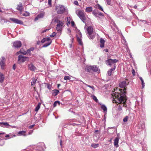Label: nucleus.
<instances>
[{"label": "nucleus", "mask_w": 151, "mask_h": 151, "mask_svg": "<svg viewBox=\"0 0 151 151\" xmlns=\"http://www.w3.org/2000/svg\"><path fill=\"white\" fill-rule=\"evenodd\" d=\"M118 60L116 59H109L106 61L107 65H111L117 62Z\"/></svg>", "instance_id": "39448f33"}, {"label": "nucleus", "mask_w": 151, "mask_h": 151, "mask_svg": "<svg viewBox=\"0 0 151 151\" xmlns=\"http://www.w3.org/2000/svg\"><path fill=\"white\" fill-rule=\"evenodd\" d=\"M93 68V66H86L85 69L86 70H87V72H90L91 70H92Z\"/></svg>", "instance_id": "dca6fc26"}, {"label": "nucleus", "mask_w": 151, "mask_h": 151, "mask_svg": "<svg viewBox=\"0 0 151 151\" xmlns=\"http://www.w3.org/2000/svg\"><path fill=\"white\" fill-rule=\"evenodd\" d=\"M30 50H33V49H32V48H31V49H30ZM30 52V50H27V53H29V52Z\"/></svg>", "instance_id": "864d4df0"}, {"label": "nucleus", "mask_w": 151, "mask_h": 151, "mask_svg": "<svg viewBox=\"0 0 151 151\" xmlns=\"http://www.w3.org/2000/svg\"><path fill=\"white\" fill-rule=\"evenodd\" d=\"M44 13H41L38 15L35 18V21L39 19L42 18L44 16Z\"/></svg>", "instance_id": "2eb2a0df"}, {"label": "nucleus", "mask_w": 151, "mask_h": 151, "mask_svg": "<svg viewBox=\"0 0 151 151\" xmlns=\"http://www.w3.org/2000/svg\"><path fill=\"white\" fill-rule=\"evenodd\" d=\"M28 59V58L22 55H19L18 57V61L20 62H24Z\"/></svg>", "instance_id": "0eeeda50"}, {"label": "nucleus", "mask_w": 151, "mask_h": 151, "mask_svg": "<svg viewBox=\"0 0 151 151\" xmlns=\"http://www.w3.org/2000/svg\"><path fill=\"white\" fill-rule=\"evenodd\" d=\"M34 126V125H31L29 127V129H32V127H33Z\"/></svg>", "instance_id": "603ef678"}, {"label": "nucleus", "mask_w": 151, "mask_h": 151, "mask_svg": "<svg viewBox=\"0 0 151 151\" xmlns=\"http://www.w3.org/2000/svg\"><path fill=\"white\" fill-rule=\"evenodd\" d=\"M91 146H92V147L94 148H96V147H98L99 144H95V143H93L91 145Z\"/></svg>", "instance_id": "473e14b6"}, {"label": "nucleus", "mask_w": 151, "mask_h": 151, "mask_svg": "<svg viewBox=\"0 0 151 151\" xmlns=\"http://www.w3.org/2000/svg\"><path fill=\"white\" fill-rule=\"evenodd\" d=\"M128 119V117L127 116H126L123 119V121L124 122H126L127 121Z\"/></svg>", "instance_id": "e433bc0d"}, {"label": "nucleus", "mask_w": 151, "mask_h": 151, "mask_svg": "<svg viewBox=\"0 0 151 151\" xmlns=\"http://www.w3.org/2000/svg\"><path fill=\"white\" fill-rule=\"evenodd\" d=\"M117 137H118L119 138V134H117Z\"/></svg>", "instance_id": "680f3d73"}, {"label": "nucleus", "mask_w": 151, "mask_h": 151, "mask_svg": "<svg viewBox=\"0 0 151 151\" xmlns=\"http://www.w3.org/2000/svg\"><path fill=\"white\" fill-rule=\"evenodd\" d=\"M127 83L126 81H123L120 83L119 84V86L122 88H124L127 85Z\"/></svg>", "instance_id": "ddd939ff"}, {"label": "nucleus", "mask_w": 151, "mask_h": 151, "mask_svg": "<svg viewBox=\"0 0 151 151\" xmlns=\"http://www.w3.org/2000/svg\"><path fill=\"white\" fill-rule=\"evenodd\" d=\"M34 90L35 91H36V88L35 87H34Z\"/></svg>", "instance_id": "bf43d9fd"}, {"label": "nucleus", "mask_w": 151, "mask_h": 151, "mask_svg": "<svg viewBox=\"0 0 151 151\" xmlns=\"http://www.w3.org/2000/svg\"><path fill=\"white\" fill-rule=\"evenodd\" d=\"M139 79H140L141 82H142V88H143L145 86V83L144 82V81H143V80L142 78L141 77H139Z\"/></svg>", "instance_id": "c756f323"}, {"label": "nucleus", "mask_w": 151, "mask_h": 151, "mask_svg": "<svg viewBox=\"0 0 151 151\" xmlns=\"http://www.w3.org/2000/svg\"><path fill=\"white\" fill-rule=\"evenodd\" d=\"M126 90V88H124L123 89V91H125Z\"/></svg>", "instance_id": "0e129e2a"}, {"label": "nucleus", "mask_w": 151, "mask_h": 151, "mask_svg": "<svg viewBox=\"0 0 151 151\" xmlns=\"http://www.w3.org/2000/svg\"><path fill=\"white\" fill-rule=\"evenodd\" d=\"M60 145H61V146H62V140H61L60 141Z\"/></svg>", "instance_id": "6e6d98bb"}, {"label": "nucleus", "mask_w": 151, "mask_h": 151, "mask_svg": "<svg viewBox=\"0 0 151 151\" xmlns=\"http://www.w3.org/2000/svg\"><path fill=\"white\" fill-rule=\"evenodd\" d=\"M118 110L119 111H121L122 110V108L121 106H119Z\"/></svg>", "instance_id": "37998d69"}, {"label": "nucleus", "mask_w": 151, "mask_h": 151, "mask_svg": "<svg viewBox=\"0 0 151 151\" xmlns=\"http://www.w3.org/2000/svg\"><path fill=\"white\" fill-rule=\"evenodd\" d=\"M106 0L107 2V4L108 5H110L111 4V0Z\"/></svg>", "instance_id": "a18cd8bd"}, {"label": "nucleus", "mask_w": 151, "mask_h": 151, "mask_svg": "<svg viewBox=\"0 0 151 151\" xmlns=\"http://www.w3.org/2000/svg\"><path fill=\"white\" fill-rule=\"evenodd\" d=\"M50 39L48 37L45 38H43L42 40H41V42L42 43H43L45 42L46 41H49L50 40Z\"/></svg>", "instance_id": "4be33fe9"}, {"label": "nucleus", "mask_w": 151, "mask_h": 151, "mask_svg": "<svg viewBox=\"0 0 151 151\" xmlns=\"http://www.w3.org/2000/svg\"><path fill=\"white\" fill-rule=\"evenodd\" d=\"M20 53H22L24 55H26L27 53L26 51H24L23 49H21L19 51Z\"/></svg>", "instance_id": "a878e982"}, {"label": "nucleus", "mask_w": 151, "mask_h": 151, "mask_svg": "<svg viewBox=\"0 0 151 151\" xmlns=\"http://www.w3.org/2000/svg\"><path fill=\"white\" fill-rule=\"evenodd\" d=\"M60 104V102L58 101H55L54 103L53 106L55 107L57 104L59 105Z\"/></svg>", "instance_id": "7c9ffc66"}, {"label": "nucleus", "mask_w": 151, "mask_h": 151, "mask_svg": "<svg viewBox=\"0 0 151 151\" xmlns=\"http://www.w3.org/2000/svg\"><path fill=\"white\" fill-rule=\"evenodd\" d=\"M98 7L99 9L102 11H103L102 7L99 4L98 5Z\"/></svg>", "instance_id": "a19ab883"}, {"label": "nucleus", "mask_w": 151, "mask_h": 151, "mask_svg": "<svg viewBox=\"0 0 151 151\" xmlns=\"http://www.w3.org/2000/svg\"><path fill=\"white\" fill-rule=\"evenodd\" d=\"M40 105L41 104L40 103H39L38 104V105L35 108V111H37L40 108Z\"/></svg>", "instance_id": "c85d7f7f"}, {"label": "nucleus", "mask_w": 151, "mask_h": 151, "mask_svg": "<svg viewBox=\"0 0 151 151\" xmlns=\"http://www.w3.org/2000/svg\"><path fill=\"white\" fill-rule=\"evenodd\" d=\"M111 140H112V139H111L109 141L110 142H111Z\"/></svg>", "instance_id": "69168bd1"}, {"label": "nucleus", "mask_w": 151, "mask_h": 151, "mask_svg": "<svg viewBox=\"0 0 151 151\" xmlns=\"http://www.w3.org/2000/svg\"><path fill=\"white\" fill-rule=\"evenodd\" d=\"M134 8L135 9H136L137 8V6L136 5H135L134 6Z\"/></svg>", "instance_id": "13d9d810"}, {"label": "nucleus", "mask_w": 151, "mask_h": 151, "mask_svg": "<svg viewBox=\"0 0 151 151\" xmlns=\"http://www.w3.org/2000/svg\"><path fill=\"white\" fill-rule=\"evenodd\" d=\"M60 85V84H58V88H59V86Z\"/></svg>", "instance_id": "052dcab7"}, {"label": "nucleus", "mask_w": 151, "mask_h": 151, "mask_svg": "<svg viewBox=\"0 0 151 151\" xmlns=\"http://www.w3.org/2000/svg\"><path fill=\"white\" fill-rule=\"evenodd\" d=\"M37 79L35 78H33L32 79V81L31 82V86H34L36 82Z\"/></svg>", "instance_id": "b1692460"}, {"label": "nucleus", "mask_w": 151, "mask_h": 151, "mask_svg": "<svg viewBox=\"0 0 151 151\" xmlns=\"http://www.w3.org/2000/svg\"><path fill=\"white\" fill-rule=\"evenodd\" d=\"M119 138L116 137L114 140V145L117 147H118V142L119 140Z\"/></svg>", "instance_id": "f8f14e48"}, {"label": "nucleus", "mask_w": 151, "mask_h": 151, "mask_svg": "<svg viewBox=\"0 0 151 151\" xmlns=\"http://www.w3.org/2000/svg\"><path fill=\"white\" fill-rule=\"evenodd\" d=\"M13 45L15 47L19 48L21 46L22 44L19 41H16L14 42Z\"/></svg>", "instance_id": "1a4fd4ad"}, {"label": "nucleus", "mask_w": 151, "mask_h": 151, "mask_svg": "<svg viewBox=\"0 0 151 151\" xmlns=\"http://www.w3.org/2000/svg\"><path fill=\"white\" fill-rule=\"evenodd\" d=\"M71 24L72 26H74L75 25V23L73 21H72L71 22Z\"/></svg>", "instance_id": "3c124183"}, {"label": "nucleus", "mask_w": 151, "mask_h": 151, "mask_svg": "<svg viewBox=\"0 0 151 151\" xmlns=\"http://www.w3.org/2000/svg\"><path fill=\"white\" fill-rule=\"evenodd\" d=\"M77 14L80 18L82 20L84 21L86 19V17L83 12L81 10L77 11Z\"/></svg>", "instance_id": "f03ea898"}, {"label": "nucleus", "mask_w": 151, "mask_h": 151, "mask_svg": "<svg viewBox=\"0 0 151 151\" xmlns=\"http://www.w3.org/2000/svg\"><path fill=\"white\" fill-rule=\"evenodd\" d=\"M87 31L89 35H91L93 32V28L91 26L88 27L87 29Z\"/></svg>", "instance_id": "9b49d317"}, {"label": "nucleus", "mask_w": 151, "mask_h": 151, "mask_svg": "<svg viewBox=\"0 0 151 151\" xmlns=\"http://www.w3.org/2000/svg\"><path fill=\"white\" fill-rule=\"evenodd\" d=\"M29 15V13L28 12H26L25 13H23L22 15L23 16H27Z\"/></svg>", "instance_id": "4c0bfd02"}, {"label": "nucleus", "mask_w": 151, "mask_h": 151, "mask_svg": "<svg viewBox=\"0 0 151 151\" xmlns=\"http://www.w3.org/2000/svg\"><path fill=\"white\" fill-rule=\"evenodd\" d=\"M132 73L133 75V76H134L135 74V71L133 69L132 71Z\"/></svg>", "instance_id": "8fccbe9b"}, {"label": "nucleus", "mask_w": 151, "mask_h": 151, "mask_svg": "<svg viewBox=\"0 0 151 151\" xmlns=\"http://www.w3.org/2000/svg\"><path fill=\"white\" fill-rule=\"evenodd\" d=\"M48 30L47 29H45V30H44L43 31H42V33H43L45 32H46V31L47 30Z\"/></svg>", "instance_id": "5fc2aeb1"}, {"label": "nucleus", "mask_w": 151, "mask_h": 151, "mask_svg": "<svg viewBox=\"0 0 151 151\" xmlns=\"http://www.w3.org/2000/svg\"><path fill=\"white\" fill-rule=\"evenodd\" d=\"M64 79L65 80H69L70 79V78L68 76H65L64 77Z\"/></svg>", "instance_id": "ea45409f"}, {"label": "nucleus", "mask_w": 151, "mask_h": 151, "mask_svg": "<svg viewBox=\"0 0 151 151\" xmlns=\"http://www.w3.org/2000/svg\"><path fill=\"white\" fill-rule=\"evenodd\" d=\"M44 86L45 87H47V88L49 89H51V86L48 83H44Z\"/></svg>", "instance_id": "393cba45"}, {"label": "nucleus", "mask_w": 151, "mask_h": 151, "mask_svg": "<svg viewBox=\"0 0 151 151\" xmlns=\"http://www.w3.org/2000/svg\"><path fill=\"white\" fill-rule=\"evenodd\" d=\"M86 85L88 87H89L90 88H92L93 89V90H94V87H93V86H90L88 85H87V84H86Z\"/></svg>", "instance_id": "49530a36"}, {"label": "nucleus", "mask_w": 151, "mask_h": 151, "mask_svg": "<svg viewBox=\"0 0 151 151\" xmlns=\"http://www.w3.org/2000/svg\"><path fill=\"white\" fill-rule=\"evenodd\" d=\"M92 70L93 71L96 72L98 73H99V69L96 66H93Z\"/></svg>", "instance_id": "6ab92c4d"}, {"label": "nucleus", "mask_w": 151, "mask_h": 151, "mask_svg": "<svg viewBox=\"0 0 151 151\" xmlns=\"http://www.w3.org/2000/svg\"><path fill=\"white\" fill-rule=\"evenodd\" d=\"M10 19L14 23L19 24H22L23 23L22 21L15 18H10Z\"/></svg>", "instance_id": "6e6552de"}, {"label": "nucleus", "mask_w": 151, "mask_h": 151, "mask_svg": "<svg viewBox=\"0 0 151 151\" xmlns=\"http://www.w3.org/2000/svg\"><path fill=\"white\" fill-rule=\"evenodd\" d=\"M51 43V41H50V42L44 44L43 45V47H46L48 45H49Z\"/></svg>", "instance_id": "f704fd0d"}, {"label": "nucleus", "mask_w": 151, "mask_h": 151, "mask_svg": "<svg viewBox=\"0 0 151 151\" xmlns=\"http://www.w3.org/2000/svg\"><path fill=\"white\" fill-rule=\"evenodd\" d=\"M56 35V33L55 32H53L52 35H50V37H53L54 36H55Z\"/></svg>", "instance_id": "58836bf2"}, {"label": "nucleus", "mask_w": 151, "mask_h": 151, "mask_svg": "<svg viewBox=\"0 0 151 151\" xmlns=\"http://www.w3.org/2000/svg\"><path fill=\"white\" fill-rule=\"evenodd\" d=\"M86 85L88 87H89L90 88H92L93 89V90H94V87H93V86H90L88 85H87V84H86Z\"/></svg>", "instance_id": "de8ad7c7"}, {"label": "nucleus", "mask_w": 151, "mask_h": 151, "mask_svg": "<svg viewBox=\"0 0 151 151\" xmlns=\"http://www.w3.org/2000/svg\"><path fill=\"white\" fill-rule=\"evenodd\" d=\"M28 67L29 69L32 71H34L36 68V67L32 63L28 64Z\"/></svg>", "instance_id": "9d476101"}, {"label": "nucleus", "mask_w": 151, "mask_h": 151, "mask_svg": "<svg viewBox=\"0 0 151 151\" xmlns=\"http://www.w3.org/2000/svg\"><path fill=\"white\" fill-rule=\"evenodd\" d=\"M4 75L1 73H0V83H2L4 82Z\"/></svg>", "instance_id": "f3484780"}, {"label": "nucleus", "mask_w": 151, "mask_h": 151, "mask_svg": "<svg viewBox=\"0 0 151 151\" xmlns=\"http://www.w3.org/2000/svg\"><path fill=\"white\" fill-rule=\"evenodd\" d=\"M77 41L79 43L80 45H82V42L81 40V37L79 38V37H77Z\"/></svg>", "instance_id": "bb28decb"}, {"label": "nucleus", "mask_w": 151, "mask_h": 151, "mask_svg": "<svg viewBox=\"0 0 151 151\" xmlns=\"http://www.w3.org/2000/svg\"><path fill=\"white\" fill-rule=\"evenodd\" d=\"M86 12H90L92 11V8L91 7H87L86 9Z\"/></svg>", "instance_id": "aec40b11"}, {"label": "nucleus", "mask_w": 151, "mask_h": 151, "mask_svg": "<svg viewBox=\"0 0 151 151\" xmlns=\"http://www.w3.org/2000/svg\"><path fill=\"white\" fill-rule=\"evenodd\" d=\"M59 22V23L57 24L56 29L57 31L61 32L62 28L64 26V23L62 22Z\"/></svg>", "instance_id": "20e7f679"}, {"label": "nucleus", "mask_w": 151, "mask_h": 151, "mask_svg": "<svg viewBox=\"0 0 151 151\" xmlns=\"http://www.w3.org/2000/svg\"><path fill=\"white\" fill-rule=\"evenodd\" d=\"M53 91H54V93H53V95L54 96H56V95H57L59 92V91L57 90H54Z\"/></svg>", "instance_id": "2f4dec72"}, {"label": "nucleus", "mask_w": 151, "mask_h": 151, "mask_svg": "<svg viewBox=\"0 0 151 151\" xmlns=\"http://www.w3.org/2000/svg\"><path fill=\"white\" fill-rule=\"evenodd\" d=\"M115 68V67L114 66V68L111 69H110L108 72V74L109 76H111V74L112 72L114 70Z\"/></svg>", "instance_id": "5701e85b"}, {"label": "nucleus", "mask_w": 151, "mask_h": 151, "mask_svg": "<svg viewBox=\"0 0 151 151\" xmlns=\"http://www.w3.org/2000/svg\"><path fill=\"white\" fill-rule=\"evenodd\" d=\"M6 137H9V135H6Z\"/></svg>", "instance_id": "e2e57ef3"}, {"label": "nucleus", "mask_w": 151, "mask_h": 151, "mask_svg": "<svg viewBox=\"0 0 151 151\" xmlns=\"http://www.w3.org/2000/svg\"><path fill=\"white\" fill-rule=\"evenodd\" d=\"M17 53L18 54L19 53H20V52H19H19H17Z\"/></svg>", "instance_id": "338daca9"}, {"label": "nucleus", "mask_w": 151, "mask_h": 151, "mask_svg": "<svg viewBox=\"0 0 151 151\" xmlns=\"http://www.w3.org/2000/svg\"><path fill=\"white\" fill-rule=\"evenodd\" d=\"M101 108L104 111H107V108L104 105H102L101 106Z\"/></svg>", "instance_id": "72a5a7b5"}, {"label": "nucleus", "mask_w": 151, "mask_h": 151, "mask_svg": "<svg viewBox=\"0 0 151 151\" xmlns=\"http://www.w3.org/2000/svg\"><path fill=\"white\" fill-rule=\"evenodd\" d=\"M53 21H54V22H55L57 23V24L59 23V22H61V21H60L57 18H55L53 20Z\"/></svg>", "instance_id": "cd10ccee"}, {"label": "nucleus", "mask_w": 151, "mask_h": 151, "mask_svg": "<svg viewBox=\"0 0 151 151\" xmlns=\"http://www.w3.org/2000/svg\"><path fill=\"white\" fill-rule=\"evenodd\" d=\"M13 69L14 70H15V68L14 67V66L13 67Z\"/></svg>", "instance_id": "774afa93"}, {"label": "nucleus", "mask_w": 151, "mask_h": 151, "mask_svg": "<svg viewBox=\"0 0 151 151\" xmlns=\"http://www.w3.org/2000/svg\"><path fill=\"white\" fill-rule=\"evenodd\" d=\"M74 4L76 5H78V3L77 1H75L74 2Z\"/></svg>", "instance_id": "09e8293b"}, {"label": "nucleus", "mask_w": 151, "mask_h": 151, "mask_svg": "<svg viewBox=\"0 0 151 151\" xmlns=\"http://www.w3.org/2000/svg\"><path fill=\"white\" fill-rule=\"evenodd\" d=\"M51 2L52 0H48V4L50 6H51Z\"/></svg>", "instance_id": "c03bdc74"}, {"label": "nucleus", "mask_w": 151, "mask_h": 151, "mask_svg": "<svg viewBox=\"0 0 151 151\" xmlns=\"http://www.w3.org/2000/svg\"><path fill=\"white\" fill-rule=\"evenodd\" d=\"M91 97L95 101L97 102L98 101V100L97 99L96 97L95 96H92Z\"/></svg>", "instance_id": "c9c22d12"}, {"label": "nucleus", "mask_w": 151, "mask_h": 151, "mask_svg": "<svg viewBox=\"0 0 151 151\" xmlns=\"http://www.w3.org/2000/svg\"><path fill=\"white\" fill-rule=\"evenodd\" d=\"M0 124H3L4 125L9 126V125L7 122L1 123Z\"/></svg>", "instance_id": "79ce46f5"}, {"label": "nucleus", "mask_w": 151, "mask_h": 151, "mask_svg": "<svg viewBox=\"0 0 151 151\" xmlns=\"http://www.w3.org/2000/svg\"><path fill=\"white\" fill-rule=\"evenodd\" d=\"M5 58L4 57H1V60L0 61V64L1 68L2 69H3L4 68V67L5 66Z\"/></svg>", "instance_id": "423d86ee"}, {"label": "nucleus", "mask_w": 151, "mask_h": 151, "mask_svg": "<svg viewBox=\"0 0 151 151\" xmlns=\"http://www.w3.org/2000/svg\"><path fill=\"white\" fill-rule=\"evenodd\" d=\"M25 133V131H22L19 132L18 133V134L19 135H24L25 136H26Z\"/></svg>", "instance_id": "412c9836"}, {"label": "nucleus", "mask_w": 151, "mask_h": 151, "mask_svg": "<svg viewBox=\"0 0 151 151\" xmlns=\"http://www.w3.org/2000/svg\"><path fill=\"white\" fill-rule=\"evenodd\" d=\"M17 9L19 10L20 12H22L23 10V8L21 4L19 3L17 5Z\"/></svg>", "instance_id": "4468645a"}, {"label": "nucleus", "mask_w": 151, "mask_h": 151, "mask_svg": "<svg viewBox=\"0 0 151 151\" xmlns=\"http://www.w3.org/2000/svg\"><path fill=\"white\" fill-rule=\"evenodd\" d=\"M122 89H119V90L120 91V93L116 92L112 94L114 99L113 100V102L118 104L123 103L124 104H125L127 99L125 95L126 92L124 91L122 93Z\"/></svg>", "instance_id": "f257e3e1"}, {"label": "nucleus", "mask_w": 151, "mask_h": 151, "mask_svg": "<svg viewBox=\"0 0 151 151\" xmlns=\"http://www.w3.org/2000/svg\"><path fill=\"white\" fill-rule=\"evenodd\" d=\"M57 13L59 14H61L63 13L65 11L64 7L61 5H59L56 8Z\"/></svg>", "instance_id": "7ed1b4c3"}, {"label": "nucleus", "mask_w": 151, "mask_h": 151, "mask_svg": "<svg viewBox=\"0 0 151 151\" xmlns=\"http://www.w3.org/2000/svg\"><path fill=\"white\" fill-rule=\"evenodd\" d=\"M106 52H108V49H105L104 50Z\"/></svg>", "instance_id": "4d7b16f0"}, {"label": "nucleus", "mask_w": 151, "mask_h": 151, "mask_svg": "<svg viewBox=\"0 0 151 151\" xmlns=\"http://www.w3.org/2000/svg\"><path fill=\"white\" fill-rule=\"evenodd\" d=\"M105 42V40L102 38L100 39V46L101 47H104V44Z\"/></svg>", "instance_id": "a211bd4d"}]
</instances>
